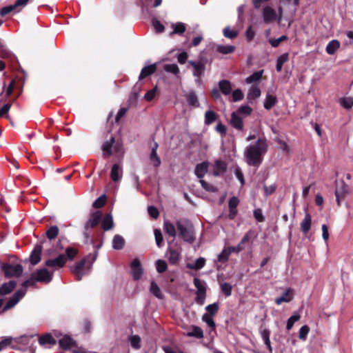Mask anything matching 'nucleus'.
Returning <instances> with one entry per match:
<instances>
[{
  "instance_id": "nucleus-47",
  "label": "nucleus",
  "mask_w": 353,
  "mask_h": 353,
  "mask_svg": "<svg viewBox=\"0 0 353 353\" xmlns=\"http://www.w3.org/2000/svg\"><path fill=\"white\" fill-rule=\"evenodd\" d=\"M131 346L134 349H139L141 345V338L138 335H133L129 338Z\"/></svg>"
},
{
  "instance_id": "nucleus-9",
  "label": "nucleus",
  "mask_w": 353,
  "mask_h": 353,
  "mask_svg": "<svg viewBox=\"0 0 353 353\" xmlns=\"http://www.w3.org/2000/svg\"><path fill=\"white\" fill-rule=\"evenodd\" d=\"M33 278L36 281L49 283L52 279V273L50 272L47 269L43 268L37 271L33 274Z\"/></svg>"
},
{
  "instance_id": "nucleus-42",
  "label": "nucleus",
  "mask_w": 353,
  "mask_h": 353,
  "mask_svg": "<svg viewBox=\"0 0 353 353\" xmlns=\"http://www.w3.org/2000/svg\"><path fill=\"white\" fill-rule=\"evenodd\" d=\"M288 60V53H284L278 57L276 68L278 72L281 71L283 64Z\"/></svg>"
},
{
  "instance_id": "nucleus-61",
  "label": "nucleus",
  "mask_w": 353,
  "mask_h": 353,
  "mask_svg": "<svg viewBox=\"0 0 353 353\" xmlns=\"http://www.w3.org/2000/svg\"><path fill=\"white\" fill-rule=\"evenodd\" d=\"M67 258L69 260H72L77 254V250L73 248H67L65 250Z\"/></svg>"
},
{
  "instance_id": "nucleus-29",
  "label": "nucleus",
  "mask_w": 353,
  "mask_h": 353,
  "mask_svg": "<svg viewBox=\"0 0 353 353\" xmlns=\"http://www.w3.org/2000/svg\"><path fill=\"white\" fill-rule=\"evenodd\" d=\"M340 43L338 40L334 39L329 42L326 46V52L328 54H334L339 48Z\"/></svg>"
},
{
  "instance_id": "nucleus-38",
  "label": "nucleus",
  "mask_w": 353,
  "mask_h": 353,
  "mask_svg": "<svg viewBox=\"0 0 353 353\" xmlns=\"http://www.w3.org/2000/svg\"><path fill=\"white\" fill-rule=\"evenodd\" d=\"M261 335L263 341H264V343L267 346V348L270 351H271L272 347H271V343H270V330L268 329H264V330H261Z\"/></svg>"
},
{
  "instance_id": "nucleus-21",
  "label": "nucleus",
  "mask_w": 353,
  "mask_h": 353,
  "mask_svg": "<svg viewBox=\"0 0 353 353\" xmlns=\"http://www.w3.org/2000/svg\"><path fill=\"white\" fill-rule=\"evenodd\" d=\"M189 63L193 67V74L196 77H201L205 71V65L203 63H196L193 61H190Z\"/></svg>"
},
{
  "instance_id": "nucleus-37",
  "label": "nucleus",
  "mask_w": 353,
  "mask_h": 353,
  "mask_svg": "<svg viewBox=\"0 0 353 353\" xmlns=\"http://www.w3.org/2000/svg\"><path fill=\"white\" fill-rule=\"evenodd\" d=\"M219 88L225 95H228L232 91L230 83L225 80H223L219 82Z\"/></svg>"
},
{
  "instance_id": "nucleus-52",
  "label": "nucleus",
  "mask_w": 353,
  "mask_h": 353,
  "mask_svg": "<svg viewBox=\"0 0 353 353\" xmlns=\"http://www.w3.org/2000/svg\"><path fill=\"white\" fill-rule=\"evenodd\" d=\"M202 320L207 323V325L211 328L214 329L215 327V323L212 318L211 315L209 314H205L202 316Z\"/></svg>"
},
{
  "instance_id": "nucleus-48",
  "label": "nucleus",
  "mask_w": 353,
  "mask_h": 353,
  "mask_svg": "<svg viewBox=\"0 0 353 353\" xmlns=\"http://www.w3.org/2000/svg\"><path fill=\"white\" fill-rule=\"evenodd\" d=\"M19 343L23 345H30V347H32L35 343V340L33 336H22L19 339Z\"/></svg>"
},
{
  "instance_id": "nucleus-5",
  "label": "nucleus",
  "mask_w": 353,
  "mask_h": 353,
  "mask_svg": "<svg viewBox=\"0 0 353 353\" xmlns=\"http://www.w3.org/2000/svg\"><path fill=\"white\" fill-rule=\"evenodd\" d=\"M194 283L196 288L195 301L200 305H202L206 297V286L205 283L197 278L194 279Z\"/></svg>"
},
{
  "instance_id": "nucleus-64",
  "label": "nucleus",
  "mask_w": 353,
  "mask_h": 353,
  "mask_svg": "<svg viewBox=\"0 0 353 353\" xmlns=\"http://www.w3.org/2000/svg\"><path fill=\"white\" fill-rule=\"evenodd\" d=\"M205 310L210 312V314H214L217 312L218 310H219V305L217 303H214L213 304H210V305H208L206 307H205Z\"/></svg>"
},
{
  "instance_id": "nucleus-25",
  "label": "nucleus",
  "mask_w": 353,
  "mask_h": 353,
  "mask_svg": "<svg viewBox=\"0 0 353 353\" xmlns=\"http://www.w3.org/2000/svg\"><path fill=\"white\" fill-rule=\"evenodd\" d=\"M208 169V163L203 162L201 163L198 164L195 168V174L199 178H202L205 176Z\"/></svg>"
},
{
  "instance_id": "nucleus-41",
  "label": "nucleus",
  "mask_w": 353,
  "mask_h": 353,
  "mask_svg": "<svg viewBox=\"0 0 353 353\" xmlns=\"http://www.w3.org/2000/svg\"><path fill=\"white\" fill-rule=\"evenodd\" d=\"M217 119L216 114L212 110H208L205 113V123L210 125L214 122Z\"/></svg>"
},
{
  "instance_id": "nucleus-35",
  "label": "nucleus",
  "mask_w": 353,
  "mask_h": 353,
  "mask_svg": "<svg viewBox=\"0 0 353 353\" xmlns=\"http://www.w3.org/2000/svg\"><path fill=\"white\" fill-rule=\"evenodd\" d=\"M125 243L124 239L119 235L117 234L114 236L112 240V247L115 250H121L123 248Z\"/></svg>"
},
{
  "instance_id": "nucleus-19",
  "label": "nucleus",
  "mask_w": 353,
  "mask_h": 353,
  "mask_svg": "<svg viewBox=\"0 0 353 353\" xmlns=\"http://www.w3.org/2000/svg\"><path fill=\"white\" fill-rule=\"evenodd\" d=\"M41 251V245H37L34 247L30 257V262L32 265H36L40 261Z\"/></svg>"
},
{
  "instance_id": "nucleus-36",
  "label": "nucleus",
  "mask_w": 353,
  "mask_h": 353,
  "mask_svg": "<svg viewBox=\"0 0 353 353\" xmlns=\"http://www.w3.org/2000/svg\"><path fill=\"white\" fill-rule=\"evenodd\" d=\"M113 219L111 214H107L102 220L101 226L105 230H108L113 227Z\"/></svg>"
},
{
  "instance_id": "nucleus-23",
  "label": "nucleus",
  "mask_w": 353,
  "mask_h": 353,
  "mask_svg": "<svg viewBox=\"0 0 353 353\" xmlns=\"http://www.w3.org/2000/svg\"><path fill=\"white\" fill-rule=\"evenodd\" d=\"M157 148L158 144L154 143L150 156V161L154 167H159L161 165V160L157 153Z\"/></svg>"
},
{
  "instance_id": "nucleus-32",
  "label": "nucleus",
  "mask_w": 353,
  "mask_h": 353,
  "mask_svg": "<svg viewBox=\"0 0 353 353\" xmlns=\"http://www.w3.org/2000/svg\"><path fill=\"white\" fill-rule=\"evenodd\" d=\"M216 50L223 54H228L232 53L235 50V46L230 45H216Z\"/></svg>"
},
{
  "instance_id": "nucleus-17",
  "label": "nucleus",
  "mask_w": 353,
  "mask_h": 353,
  "mask_svg": "<svg viewBox=\"0 0 353 353\" xmlns=\"http://www.w3.org/2000/svg\"><path fill=\"white\" fill-rule=\"evenodd\" d=\"M312 225V216L308 213L305 212V216L301 223V229L304 234L308 233Z\"/></svg>"
},
{
  "instance_id": "nucleus-10",
  "label": "nucleus",
  "mask_w": 353,
  "mask_h": 353,
  "mask_svg": "<svg viewBox=\"0 0 353 353\" xmlns=\"http://www.w3.org/2000/svg\"><path fill=\"white\" fill-rule=\"evenodd\" d=\"M85 259L79 262L76 264L75 267L73 268L72 271L75 274L78 280H81L82 277L88 273L89 270L91 269L92 263L88 265L86 269H85Z\"/></svg>"
},
{
  "instance_id": "nucleus-62",
  "label": "nucleus",
  "mask_w": 353,
  "mask_h": 353,
  "mask_svg": "<svg viewBox=\"0 0 353 353\" xmlns=\"http://www.w3.org/2000/svg\"><path fill=\"white\" fill-rule=\"evenodd\" d=\"M243 94L240 89H236L232 92V99L234 101H239L243 99Z\"/></svg>"
},
{
  "instance_id": "nucleus-59",
  "label": "nucleus",
  "mask_w": 353,
  "mask_h": 353,
  "mask_svg": "<svg viewBox=\"0 0 353 353\" xmlns=\"http://www.w3.org/2000/svg\"><path fill=\"white\" fill-rule=\"evenodd\" d=\"M152 25L157 32L160 33L164 31L165 28L163 25L157 19H153Z\"/></svg>"
},
{
  "instance_id": "nucleus-53",
  "label": "nucleus",
  "mask_w": 353,
  "mask_h": 353,
  "mask_svg": "<svg viewBox=\"0 0 353 353\" xmlns=\"http://www.w3.org/2000/svg\"><path fill=\"white\" fill-rule=\"evenodd\" d=\"M230 255V251L225 248L222 250V252L218 255V261L219 262H225L228 261Z\"/></svg>"
},
{
  "instance_id": "nucleus-24",
  "label": "nucleus",
  "mask_w": 353,
  "mask_h": 353,
  "mask_svg": "<svg viewBox=\"0 0 353 353\" xmlns=\"http://www.w3.org/2000/svg\"><path fill=\"white\" fill-rule=\"evenodd\" d=\"M227 169L226 163L221 160H216L214 165V175L217 176L223 174Z\"/></svg>"
},
{
  "instance_id": "nucleus-58",
  "label": "nucleus",
  "mask_w": 353,
  "mask_h": 353,
  "mask_svg": "<svg viewBox=\"0 0 353 353\" xmlns=\"http://www.w3.org/2000/svg\"><path fill=\"white\" fill-rule=\"evenodd\" d=\"M106 197L105 195H102L99 197L94 203L93 207L95 208H99L104 205L105 203Z\"/></svg>"
},
{
  "instance_id": "nucleus-39",
  "label": "nucleus",
  "mask_w": 353,
  "mask_h": 353,
  "mask_svg": "<svg viewBox=\"0 0 353 353\" xmlns=\"http://www.w3.org/2000/svg\"><path fill=\"white\" fill-rule=\"evenodd\" d=\"M39 343L41 345H45L47 344L54 345L56 344V341L50 334H46L39 338Z\"/></svg>"
},
{
  "instance_id": "nucleus-40",
  "label": "nucleus",
  "mask_w": 353,
  "mask_h": 353,
  "mask_svg": "<svg viewBox=\"0 0 353 353\" xmlns=\"http://www.w3.org/2000/svg\"><path fill=\"white\" fill-rule=\"evenodd\" d=\"M187 336H195L198 339H201L203 337V330L197 326H192L191 328V331L187 333Z\"/></svg>"
},
{
  "instance_id": "nucleus-22",
  "label": "nucleus",
  "mask_w": 353,
  "mask_h": 353,
  "mask_svg": "<svg viewBox=\"0 0 353 353\" xmlns=\"http://www.w3.org/2000/svg\"><path fill=\"white\" fill-rule=\"evenodd\" d=\"M59 345L64 350L70 349L75 345V342L69 336L65 335L59 339Z\"/></svg>"
},
{
  "instance_id": "nucleus-14",
  "label": "nucleus",
  "mask_w": 353,
  "mask_h": 353,
  "mask_svg": "<svg viewBox=\"0 0 353 353\" xmlns=\"http://www.w3.org/2000/svg\"><path fill=\"white\" fill-rule=\"evenodd\" d=\"M131 272L134 279H139L143 274V269L138 259H134L131 263Z\"/></svg>"
},
{
  "instance_id": "nucleus-43",
  "label": "nucleus",
  "mask_w": 353,
  "mask_h": 353,
  "mask_svg": "<svg viewBox=\"0 0 353 353\" xmlns=\"http://www.w3.org/2000/svg\"><path fill=\"white\" fill-rule=\"evenodd\" d=\"M163 69L167 72L172 73L176 76H179V68L176 64H165Z\"/></svg>"
},
{
  "instance_id": "nucleus-2",
  "label": "nucleus",
  "mask_w": 353,
  "mask_h": 353,
  "mask_svg": "<svg viewBox=\"0 0 353 353\" xmlns=\"http://www.w3.org/2000/svg\"><path fill=\"white\" fill-rule=\"evenodd\" d=\"M283 17V10L279 8L278 11L270 6H265L262 10V17L265 23L280 22Z\"/></svg>"
},
{
  "instance_id": "nucleus-26",
  "label": "nucleus",
  "mask_w": 353,
  "mask_h": 353,
  "mask_svg": "<svg viewBox=\"0 0 353 353\" xmlns=\"http://www.w3.org/2000/svg\"><path fill=\"white\" fill-rule=\"evenodd\" d=\"M171 27L173 30L171 34H181L186 30L185 24L182 22L172 23Z\"/></svg>"
},
{
  "instance_id": "nucleus-11",
  "label": "nucleus",
  "mask_w": 353,
  "mask_h": 353,
  "mask_svg": "<svg viewBox=\"0 0 353 353\" xmlns=\"http://www.w3.org/2000/svg\"><path fill=\"white\" fill-rule=\"evenodd\" d=\"M26 292V290H19L17 291L14 294V295L10 298V299L8 301V303L3 307V311L9 310L13 307L15 305H17L19 300L24 296Z\"/></svg>"
},
{
  "instance_id": "nucleus-6",
  "label": "nucleus",
  "mask_w": 353,
  "mask_h": 353,
  "mask_svg": "<svg viewBox=\"0 0 353 353\" xmlns=\"http://www.w3.org/2000/svg\"><path fill=\"white\" fill-rule=\"evenodd\" d=\"M350 193V187L343 181H341L338 183L335 189V196L337 205H340L341 202Z\"/></svg>"
},
{
  "instance_id": "nucleus-4",
  "label": "nucleus",
  "mask_w": 353,
  "mask_h": 353,
  "mask_svg": "<svg viewBox=\"0 0 353 353\" xmlns=\"http://www.w3.org/2000/svg\"><path fill=\"white\" fill-rule=\"evenodd\" d=\"M114 137H111L109 141H107L103 143L102 145V151L104 157H110L112 154L113 150L116 153H119L120 154H122L123 153L122 146L119 144L114 145Z\"/></svg>"
},
{
  "instance_id": "nucleus-18",
  "label": "nucleus",
  "mask_w": 353,
  "mask_h": 353,
  "mask_svg": "<svg viewBox=\"0 0 353 353\" xmlns=\"http://www.w3.org/2000/svg\"><path fill=\"white\" fill-rule=\"evenodd\" d=\"M230 124L234 128L241 130L243 128V119L238 113L234 112L231 114Z\"/></svg>"
},
{
  "instance_id": "nucleus-16",
  "label": "nucleus",
  "mask_w": 353,
  "mask_h": 353,
  "mask_svg": "<svg viewBox=\"0 0 353 353\" xmlns=\"http://www.w3.org/2000/svg\"><path fill=\"white\" fill-rule=\"evenodd\" d=\"M181 250H174L168 248L166 255L170 263L176 264L180 259Z\"/></svg>"
},
{
  "instance_id": "nucleus-54",
  "label": "nucleus",
  "mask_w": 353,
  "mask_h": 353,
  "mask_svg": "<svg viewBox=\"0 0 353 353\" xmlns=\"http://www.w3.org/2000/svg\"><path fill=\"white\" fill-rule=\"evenodd\" d=\"M310 328L307 325L302 326L299 330V337L300 339L305 341L309 333Z\"/></svg>"
},
{
  "instance_id": "nucleus-1",
  "label": "nucleus",
  "mask_w": 353,
  "mask_h": 353,
  "mask_svg": "<svg viewBox=\"0 0 353 353\" xmlns=\"http://www.w3.org/2000/svg\"><path fill=\"white\" fill-rule=\"evenodd\" d=\"M268 149V143L265 138H259L255 143L247 145L243 152L246 163L250 166L259 167Z\"/></svg>"
},
{
  "instance_id": "nucleus-56",
  "label": "nucleus",
  "mask_w": 353,
  "mask_h": 353,
  "mask_svg": "<svg viewBox=\"0 0 353 353\" xmlns=\"http://www.w3.org/2000/svg\"><path fill=\"white\" fill-rule=\"evenodd\" d=\"M150 292L152 293L155 296L160 298L161 296V293L159 288L157 285V283L154 281L151 283L150 285Z\"/></svg>"
},
{
  "instance_id": "nucleus-55",
  "label": "nucleus",
  "mask_w": 353,
  "mask_h": 353,
  "mask_svg": "<svg viewBox=\"0 0 353 353\" xmlns=\"http://www.w3.org/2000/svg\"><path fill=\"white\" fill-rule=\"evenodd\" d=\"M157 270L159 273L164 272L167 269V263L165 261L159 259L156 263Z\"/></svg>"
},
{
  "instance_id": "nucleus-8",
  "label": "nucleus",
  "mask_w": 353,
  "mask_h": 353,
  "mask_svg": "<svg viewBox=\"0 0 353 353\" xmlns=\"http://www.w3.org/2000/svg\"><path fill=\"white\" fill-rule=\"evenodd\" d=\"M101 216H102V213L100 211L95 212L90 215L89 220L85 224V232L84 235H85V238H88V234L87 233V231L90 228H92L97 226L99 224V223L101 219Z\"/></svg>"
},
{
  "instance_id": "nucleus-27",
  "label": "nucleus",
  "mask_w": 353,
  "mask_h": 353,
  "mask_svg": "<svg viewBox=\"0 0 353 353\" xmlns=\"http://www.w3.org/2000/svg\"><path fill=\"white\" fill-rule=\"evenodd\" d=\"M16 286V282L15 281H10L8 283H4L2 285V286L0 288V294L1 295H6L7 294H9L12 291V290Z\"/></svg>"
},
{
  "instance_id": "nucleus-63",
  "label": "nucleus",
  "mask_w": 353,
  "mask_h": 353,
  "mask_svg": "<svg viewBox=\"0 0 353 353\" xmlns=\"http://www.w3.org/2000/svg\"><path fill=\"white\" fill-rule=\"evenodd\" d=\"M287 39V37L283 35L279 37V39H272L270 40V43L272 47H277L281 42Z\"/></svg>"
},
{
  "instance_id": "nucleus-46",
  "label": "nucleus",
  "mask_w": 353,
  "mask_h": 353,
  "mask_svg": "<svg viewBox=\"0 0 353 353\" xmlns=\"http://www.w3.org/2000/svg\"><path fill=\"white\" fill-rule=\"evenodd\" d=\"M300 319V315L299 313L295 312L293 315L288 320L286 328L288 330H290L293 327L295 322H296Z\"/></svg>"
},
{
  "instance_id": "nucleus-28",
  "label": "nucleus",
  "mask_w": 353,
  "mask_h": 353,
  "mask_svg": "<svg viewBox=\"0 0 353 353\" xmlns=\"http://www.w3.org/2000/svg\"><path fill=\"white\" fill-rule=\"evenodd\" d=\"M263 74V70L255 72L252 75L248 77L245 79V81L248 84L256 83L261 79Z\"/></svg>"
},
{
  "instance_id": "nucleus-12",
  "label": "nucleus",
  "mask_w": 353,
  "mask_h": 353,
  "mask_svg": "<svg viewBox=\"0 0 353 353\" xmlns=\"http://www.w3.org/2000/svg\"><path fill=\"white\" fill-rule=\"evenodd\" d=\"M66 258L64 254H59L57 258L49 259L46 261V265L48 267L61 268L65 265Z\"/></svg>"
},
{
  "instance_id": "nucleus-31",
  "label": "nucleus",
  "mask_w": 353,
  "mask_h": 353,
  "mask_svg": "<svg viewBox=\"0 0 353 353\" xmlns=\"http://www.w3.org/2000/svg\"><path fill=\"white\" fill-rule=\"evenodd\" d=\"M276 102V97L273 94L268 93L264 101V108L267 110H270L275 105Z\"/></svg>"
},
{
  "instance_id": "nucleus-34",
  "label": "nucleus",
  "mask_w": 353,
  "mask_h": 353,
  "mask_svg": "<svg viewBox=\"0 0 353 353\" xmlns=\"http://www.w3.org/2000/svg\"><path fill=\"white\" fill-rule=\"evenodd\" d=\"M205 264V259L203 257H199L194 263H188L187 268L191 270H200L204 267Z\"/></svg>"
},
{
  "instance_id": "nucleus-13",
  "label": "nucleus",
  "mask_w": 353,
  "mask_h": 353,
  "mask_svg": "<svg viewBox=\"0 0 353 353\" xmlns=\"http://www.w3.org/2000/svg\"><path fill=\"white\" fill-rule=\"evenodd\" d=\"M261 94V89L257 84L252 85L247 94V99L249 103H252L253 101L258 99Z\"/></svg>"
},
{
  "instance_id": "nucleus-44",
  "label": "nucleus",
  "mask_w": 353,
  "mask_h": 353,
  "mask_svg": "<svg viewBox=\"0 0 353 353\" xmlns=\"http://www.w3.org/2000/svg\"><path fill=\"white\" fill-rule=\"evenodd\" d=\"M59 228L56 225L51 226L47 231H46V236L50 239H54L56 238L59 234Z\"/></svg>"
},
{
  "instance_id": "nucleus-20",
  "label": "nucleus",
  "mask_w": 353,
  "mask_h": 353,
  "mask_svg": "<svg viewBox=\"0 0 353 353\" xmlns=\"http://www.w3.org/2000/svg\"><path fill=\"white\" fill-rule=\"evenodd\" d=\"M122 168L119 164H114L111 170L110 176L113 181H119L122 178Z\"/></svg>"
},
{
  "instance_id": "nucleus-50",
  "label": "nucleus",
  "mask_w": 353,
  "mask_h": 353,
  "mask_svg": "<svg viewBox=\"0 0 353 353\" xmlns=\"http://www.w3.org/2000/svg\"><path fill=\"white\" fill-rule=\"evenodd\" d=\"M223 35L226 38L234 39L237 37L238 32L236 30H231L229 27H226L223 30Z\"/></svg>"
},
{
  "instance_id": "nucleus-60",
  "label": "nucleus",
  "mask_w": 353,
  "mask_h": 353,
  "mask_svg": "<svg viewBox=\"0 0 353 353\" xmlns=\"http://www.w3.org/2000/svg\"><path fill=\"white\" fill-rule=\"evenodd\" d=\"M154 236L157 246L161 248L163 243V236L161 231L156 229L154 230Z\"/></svg>"
},
{
  "instance_id": "nucleus-33",
  "label": "nucleus",
  "mask_w": 353,
  "mask_h": 353,
  "mask_svg": "<svg viewBox=\"0 0 353 353\" xmlns=\"http://www.w3.org/2000/svg\"><path fill=\"white\" fill-rule=\"evenodd\" d=\"M156 71V65L152 64L148 66L144 67L139 75V79H142L152 74H153Z\"/></svg>"
},
{
  "instance_id": "nucleus-15",
  "label": "nucleus",
  "mask_w": 353,
  "mask_h": 353,
  "mask_svg": "<svg viewBox=\"0 0 353 353\" xmlns=\"http://www.w3.org/2000/svg\"><path fill=\"white\" fill-rule=\"evenodd\" d=\"M293 296H294L293 290L291 289L290 288H287L282 295H281L280 296L277 297L275 299V303L277 305H281L283 302L289 303L290 301H291L292 300Z\"/></svg>"
},
{
  "instance_id": "nucleus-3",
  "label": "nucleus",
  "mask_w": 353,
  "mask_h": 353,
  "mask_svg": "<svg viewBox=\"0 0 353 353\" xmlns=\"http://www.w3.org/2000/svg\"><path fill=\"white\" fill-rule=\"evenodd\" d=\"M176 226L184 241L192 242L194 240L192 225L188 221L179 220Z\"/></svg>"
},
{
  "instance_id": "nucleus-49",
  "label": "nucleus",
  "mask_w": 353,
  "mask_h": 353,
  "mask_svg": "<svg viewBox=\"0 0 353 353\" xmlns=\"http://www.w3.org/2000/svg\"><path fill=\"white\" fill-rule=\"evenodd\" d=\"M340 103L345 108L349 109L353 106V97H345L340 99Z\"/></svg>"
},
{
  "instance_id": "nucleus-51",
  "label": "nucleus",
  "mask_w": 353,
  "mask_h": 353,
  "mask_svg": "<svg viewBox=\"0 0 353 353\" xmlns=\"http://www.w3.org/2000/svg\"><path fill=\"white\" fill-rule=\"evenodd\" d=\"M221 289L225 296H229L231 295L232 287L230 284L228 283H223L221 285Z\"/></svg>"
},
{
  "instance_id": "nucleus-30",
  "label": "nucleus",
  "mask_w": 353,
  "mask_h": 353,
  "mask_svg": "<svg viewBox=\"0 0 353 353\" xmlns=\"http://www.w3.org/2000/svg\"><path fill=\"white\" fill-rule=\"evenodd\" d=\"M163 229L166 234L172 237H175L176 234L175 226L168 221H165L163 223Z\"/></svg>"
},
{
  "instance_id": "nucleus-7",
  "label": "nucleus",
  "mask_w": 353,
  "mask_h": 353,
  "mask_svg": "<svg viewBox=\"0 0 353 353\" xmlns=\"http://www.w3.org/2000/svg\"><path fill=\"white\" fill-rule=\"evenodd\" d=\"M1 269L5 275L8 277L19 276L23 272V267L21 265L3 264Z\"/></svg>"
},
{
  "instance_id": "nucleus-45",
  "label": "nucleus",
  "mask_w": 353,
  "mask_h": 353,
  "mask_svg": "<svg viewBox=\"0 0 353 353\" xmlns=\"http://www.w3.org/2000/svg\"><path fill=\"white\" fill-rule=\"evenodd\" d=\"M187 101L188 104L193 107H199V105L197 97L194 92H190L188 94Z\"/></svg>"
},
{
  "instance_id": "nucleus-57",
  "label": "nucleus",
  "mask_w": 353,
  "mask_h": 353,
  "mask_svg": "<svg viewBox=\"0 0 353 353\" xmlns=\"http://www.w3.org/2000/svg\"><path fill=\"white\" fill-rule=\"evenodd\" d=\"M252 112V109L248 105L241 106L236 113L238 114H245V116L250 115Z\"/></svg>"
}]
</instances>
